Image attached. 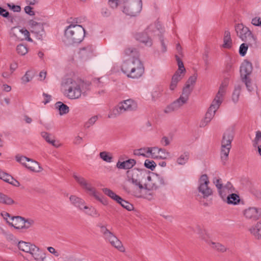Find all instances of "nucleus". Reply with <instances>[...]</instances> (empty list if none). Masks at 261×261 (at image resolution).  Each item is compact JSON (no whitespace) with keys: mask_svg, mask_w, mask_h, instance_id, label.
<instances>
[{"mask_svg":"<svg viewBox=\"0 0 261 261\" xmlns=\"http://www.w3.org/2000/svg\"><path fill=\"white\" fill-rule=\"evenodd\" d=\"M124 54L128 59L124 60L121 66V71L128 78L139 79L144 73V68L139 59V53L134 48H126Z\"/></svg>","mask_w":261,"mask_h":261,"instance_id":"obj_1","label":"nucleus"},{"mask_svg":"<svg viewBox=\"0 0 261 261\" xmlns=\"http://www.w3.org/2000/svg\"><path fill=\"white\" fill-rule=\"evenodd\" d=\"M85 34L84 29L81 25L70 24L64 31L63 41L67 45L80 43Z\"/></svg>","mask_w":261,"mask_h":261,"instance_id":"obj_2","label":"nucleus"},{"mask_svg":"<svg viewBox=\"0 0 261 261\" xmlns=\"http://www.w3.org/2000/svg\"><path fill=\"white\" fill-rule=\"evenodd\" d=\"M162 33V27L160 22H155L148 27L144 32L137 33L136 38L146 46L150 47L152 45L151 37L160 35Z\"/></svg>","mask_w":261,"mask_h":261,"instance_id":"obj_3","label":"nucleus"},{"mask_svg":"<svg viewBox=\"0 0 261 261\" xmlns=\"http://www.w3.org/2000/svg\"><path fill=\"white\" fill-rule=\"evenodd\" d=\"M81 81L68 79L63 85L64 96L70 99H75L81 97L82 93Z\"/></svg>","mask_w":261,"mask_h":261,"instance_id":"obj_4","label":"nucleus"},{"mask_svg":"<svg viewBox=\"0 0 261 261\" xmlns=\"http://www.w3.org/2000/svg\"><path fill=\"white\" fill-rule=\"evenodd\" d=\"M98 227L100 229V232L103 238L106 242H109L112 246L120 252H123L125 251V248L122 242L112 232L107 228L106 225L99 224Z\"/></svg>","mask_w":261,"mask_h":261,"instance_id":"obj_5","label":"nucleus"},{"mask_svg":"<svg viewBox=\"0 0 261 261\" xmlns=\"http://www.w3.org/2000/svg\"><path fill=\"white\" fill-rule=\"evenodd\" d=\"M121 4L123 5L122 12L130 16L137 15L142 8V0H121Z\"/></svg>","mask_w":261,"mask_h":261,"instance_id":"obj_6","label":"nucleus"},{"mask_svg":"<svg viewBox=\"0 0 261 261\" xmlns=\"http://www.w3.org/2000/svg\"><path fill=\"white\" fill-rule=\"evenodd\" d=\"M233 135V132L231 129L226 130L223 134L221 141V158L224 163L227 160L228 156Z\"/></svg>","mask_w":261,"mask_h":261,"instance_id":"obj_7","label":"nucleus"},{"mask_svg":"<svg viewBox=\"0 0 261 261\" xmlns=\"http://www.w3.org/2000/svg\"><path fill=\"white\" fill-rule=\"evenodd\" d=\"M190 95L189 90L187 88H183L180 97L168 106L164 110V112L170 113L179 109L184 105L187 102Z\"/></svg>","mask_w":261,"mask_h":261,"instance_id":"obj_8","label":"nucleus"},{"mask_svg":"<svg viewBox=\"0 0 261 261\" xmlns=\"http://www.w3.org/2000/svg\"><path fill=\"white\" fill-rule=\"evenodd\" d=\"M175 57L177 62L178 68L172 76L171 82L169 86V89L171 91H173L175 89L177 83L183 78L186 71L182 61L177 56H176Z\"/></svg>","mask_w":261,"mask_h":261,"instance_id":"obj_9","label":"nucleus"},{"mask_svg":"<svg viewBox=\"0 0 261 261\" xmlns=\"http://www.w3.org/2000/svg\"><path fill=\"white\" fill-rule=\"evenodd\" d=\"M150 176L145 170H136L133 171L132 182L138 186L140 189L145 188V182H147V177Z\"/></svg>","mask_w":261,"mask_h":261,"instance_id":"obj_10","label":"nucleus"},{"mask_svg":"<svg viewBox=\"0 0 261 261\" xmlns=\"http://www.w3.org/2000/svg\"><path fill=\"white\" fill-rule=\"evenodd\" d=\"M210 181L206 174H202L198 180V190L204 198H207L213 194V190L209 187Z\"/></svg>","mask_w":261,"mask_h":261,"instance_id":"obj_11","label":"nucleus"},{"mask_svg":"<svg viewBox=\"0 0 261 261\" xmlns=\"http://www.w3.org/2000/svg\"><path fill=\"white\" fill-rule=\"evenodd\" d=\"M235 31L237 36L243 41L254 40L255 38L249 29L242 23H238L235 25Z\"/></svg>","mask_w":261,"mask_h":261,"instance_id":"obj_12","label":"nucleus"},{"mask_svg":"<svg viewBox=\"0 0 261 261\" xmlns=\"http://www.w3.org/2000/svg\"><path fill=\"white\" fill-rule=\"evenodd\" d=\"M165 185L164 178L158 174H152L147 177V182H145V189L148 190H155L160 186Z\"/></svg>","mask_w":261,"mask_h":261,"instance_id":"obj_13","label":"nucleus"},{"mask_svg":"<svg viewBox=\"0 0 261 261\" xmlns=\"http://www.w3.org/2000/svg\"><path fill=\"white\" fill-rule=\"evenodd\" d=\"M29 25L31 33L35 35L37 39L42 40L45 34L43 24L32 20L29 21Z\"/></svg>","mask_w":261,"mask_h":261,"instance_id":"obj_14","label":"nucleus"},{"mask_svg":"<svg viewBox=\"0 0 261 261\" xmlns=\"http://www.w3.org/2000/svg\"><path fill=\"white\" fill-rule=\"evenodd\" d=\"M11 220L13 221H20V223L22 224L21 226H17L16 223H10L11 225L16 229H21V228H29L31 226H32L34 221L32 219H25L24 218L20 216H16L11 218Z\"/></svg>","mask_w":261,"mask_h":261,"instance_id":"obj_15","label":"nucleus"},{"mask_svg":"<svg viewBox=\"0 0 261 261\" xmlns=\"http://www.w3.org/2000/svg\"><path fill=\"white\" fill-rule=\"evenodd\" d=\"M243 215L247 219L256 220L261 216V211L255 207H249L244 210Z\"/></svg>","mask_w":261,"mask_h":261,"instance_id":"obj_16","label":"nucleus"},{"mask_svg":"<svg viewBox=\"0 0 261 261\" xmlns=\"http://www.w3.org/2000/svg\"><path fill=\"white\" fill-rule=\"evenodd\" d=\"M73 176L76 181L82 188L86 190L89 195H91L95 190V188L93 187L91 184L89 183L84 177L76 174H73Z\"/></svg>","mask_w":261,"mask_h":261,"instance_id":"obj_17","label":"nucleus"},{"mask_svg":"<svg viewBox=\"0 0 261 261\" xmlns=\"http://www.w3.org/2000/svg\"><path fill=\"white\" fill-rule=\"evenodd\" d=\"M93 47L92 45H88L80 48L79 51V57L83 61H87L91 58L93 56Z\"/></svg>","mask_w":261,"mask_h":261,"instance_id":"obj_18","label":"nucleus"},{"mask_svg":"<svg viewBox=\"0 0 261 261\" xmlns=\"http://www.w3.org/2000/svg\"><path fill=\"white\" fill-rule=\"evenodd\" d=\"M252 70V64L248 61H244L240 66V74L241 79L248 78Z\"/></svg>","mask_w":261,"mask_h":261,"instance_id":"obj_19","label":"nucleus"},{"mask_svg":"<svg viewBox=\"0 0 261 261\" xmlns=\"http://www.w3.org/2000/svg\"><path fill=\"white\" fill-rule=\"evenodd\" d=\"M29 254L36 261H44L46 258L45 253L35 245L33 246Z\"/></svg>","mask_w":261,"mask_h":261,"instance_id":"obj_20","label":"nucleus"},{"mask_svg":"<svg viewBox=\"0 0 261 261\" xmlns=\"http://www.w3.org/2000/svg\"><path fill=\"white\" fill-rule=\"evenodd\" d=\"M119 103L120 104L121 106H122L124 112L135 111L138 107L137 102L132 99L123 100Z\"/></svg>","mask_w":261,"mask_h":261,"instance_id":"obj_21","label":"nucleus"},{"mask_svg":"<svg viewBox=\"0 0 261 261\" xmlns=\"http://www.w3.org/2000/svg\"><path fill=\"white\" fill-rule=\"evenodd\" d=\"M250 233L256 239H261V220L249 228Z\"/></svg>","mask_w":261,"mask_h":261,"instance_id":"obj_22","label":"nucleus"},{"mask_svg":"<svg viewBox=\"0 0 261 261\" xmlns=\"http://www.w3.org/2000/svg\"><path fill=\"white\" fill-rule=\"evenodd\" d=\"M224 96V94L218 92L209 108L217 111L223 100Z\"/></svg>","mask_w":261,"mask_h":261,"instance_id":"obj_23","label":"nucleus"},{"mask_svg":"<svg viewBox=\"0 0 261 261\" xmlns=\"http://www.w3.org/2000/svg\"><path fill=\"white\" fill-rule=\"evenodd\" d=\"M41 136L48 143L51 144L54 147L58 148L61 146V144L59 143L58 141H56L51 134L46 132H42L41 133Z\"/></svg>","mask_w":261,"mask_h":261,"instance_id":"obj_24","label":"nucleus"},{"mask_svg":"<svg viewBox=\"0 0 261 261\" xmlns=\"http://www.w3.org/2000/svg\"><path fill=\"white\" fill-rule=\"evenodd\" d=\"M69 200L74 206L80 210H82V207L85 204V201L84 199L75 195H71L69 197Z\"/></svg>","mask_w":261,"mask_h":261,"instance_id":"obj_25","label":"nucleus"},{"mask_svg":"<svg viewBox=\"0 0 261 261\" xmlns=\"http://www.w3.org/2000/svg\"><path fill=\"white\" fill-rule=\"evenodd\" d=\"M122 106H121L120 103H118L113 109L111 110L108 114L109 118H115L120 116L121 114L124 113Z\"/></svg>","mask_w":261,"mask_h":261,"instance_id":"obj_26","label":"nucleus"},{"mask_svg":"<svg viewBox=\"0 0 261 261\" xmlns=\"http://www.w3.org/2000/svg\"><path fill=\"white\" fill-rule=\"evenodd\" d=\"M80 211L84 212L85 214L93 217H97L99 216V213L94 207L87 206L85 204Z\"/></svg>","mask_w":261,"mask_h":261,"instance_id":"obj_27","label":"nucleus"},{"mask_svg":"<svg viewBox=\"0 0 261 261\" xmlns=\"http://www.w3.org/2000/svg\"><path fill=\"white\" fill-rule=\"evenodd\" d=\"M136 164V161L133 159H129L127 161L117 163L116 166L118 168L123 169H129L132 168Z\"/></svg>","mask_w":261,"mask_h":261,"instance_id":"obj_28","label":"nucleus"},{"mask_svg":"<svg viewBox=\"0 0 261 261\" xmlns=\"http://www.w3.org/2000/svg\"><path fill=\"white\" fill-rule=\"evenodd\" d=\"M34 245V244L24 241H19L17 244L19 250L28 253L30 252Z\"/></svg>","mask_w":261,"mask_h":261,"instance_id":"obj_29","label":"nucleus"},{"mask_svg":"<svg viewBox=\"0 0 261 261\" xmlns=\"http://www.w3.org/2000/svg\"><path fill=\"white\" fill-rule=\"evenodd\" d=\"M0 203L11 205L15 204L17 203L9 195L0 192Z\"/></svg>","mask_w":261,"mask_h":261,"instance_id":"obj_30","label":"nucleus"},{"mask_svg":"<svg viewBox=\"0 0 261 261\" xmlns=\"http://www.w3.org/2000/svg\"><path fill=\"white\" fill-rule=\"evenodd\" d=\"M195 231L199 234V237L202 240L204 241L206 243H207V241L209 240L208 234L203 227L200 225H197L195 228Z\"/></svg>","mask_w":261,"mask_h":261,"instance_id":"obj_31","label":"nucleus"},{"mask_svg":"<svg viewBox=\"0 0 261 261\" xmlns=\"http://www.w3.org/2000/svg\"><path fill=\"white\" fill-rule=\"evenodd\" d=\"M206 244H208L211 248L218 251L224 252L226 251V248L225 246L219 243L213 242L210 239L207 241Z\"/></svg>","mask_w":261,"mask_h":261,"instance_id":"obj_32","label":"nucleus"},{"mask_svg":"<svg viewBox=\"0 0 261 261\" xmlns=\"http://www.w3.org/2000/svg\"><path fill=\"white\" fill-rule=\"evenodd\" d=\"M232 46V40L230 33L228 31H225L224 34L223 44L222 47L225 48H230Z\"/></svg>","mask_w":261,"mask_h":261,"instance_id":"obj_33","label":"nucleus"},{"mask_svg":"<svg viewBox=\"0 0 261 261\" xmlns=\"http://www.w3.org/2000/svg\"><path fill=\"white\" fill-rule=\"evenodd\" d=\"M55 107L59 111L60 115L67 114L69 111V107L61 101H58L55 103Z\"/></svg>","mask_w":261,"mask_h":261,"instance_id":"obj_34","label":"nucleus"},{"mask_svg":"<svg viewBox=\"0 0 261 261\" xmlns=\"http://www.w3.org/2000/svg\"><path fill=\"white\" fill-rule=\"evenodd\" d=\"M242 85V88L245 85L249 92L253 91L255 88V86L253 85L249 77L241 79V81L238 83Z\"/></svg>","mask_w":261,"mask_h":261,"instance_id":"obj_35","label":"nucleus"},{"mask_svg":"<svg viewBox=\"0 0 261 261\" xmlns=\"http://www.w3.org/2000/svg\"><path fill=\"white\" fill-rule=\"evenodd\" d=\"M241 89L242 85L237 83L234 86V89L232 95V100L234 103H237L239 101Z\"/></svg>","mask_w":261,"mask_h":261,"instance_id":"obj_36","label":"nucleus"},{"mask_svg":"<svg viewBox=\"0 0 261 261\" xmlns=\"http://www.w3.org/2000/svg\"><path fill=\"white\" fill-rule=\"evenodd\" d=\"M213 183L215 185L216 187L218 189V192L220 197L223 200H225V194H223L222 190L223 185L221 182V179L220 178L215 177L213 179Z\"/></svg>","mask_w":261,"mask_h":261,"instance_id":"obj_37","label":"nucleus"},{"mask_svg":"<svg viewBox=\"0 0 261 261\" xmlns=\"http://www.w3.org/2000/svg\"><path fill=\"white\" fill-rule=\"evenodd\" d=\"M240 201L239 196L234 193L228 195L226 197V202L229 204L236 205Z\"/></svg>","mask_w":261,"mask_h":261,"instance_id":"obj_38","label":"nucleus"},{"mask_svg":"<svg viewBox=\"0 0 261 261\" xmlns=\"http://www.w3.org/2000/svg\"><path fill=\"white\" fill-rule=\"evenodd\" d=\"M10 33L12 37H15L18 40H23L22 29L19 27H13Z\"/></svg>","mask_w":261,"mask_h":261,"instance_id":"obj_39","label":"nucleus"},{"mask_svg":"<svg viewBox=\"0 0 261 261\" xmlns=\"http://www.w3.org/2000/svg\"><path fill=\"white\" fill-rule=\"evenodd\" d=\"M102 192L108 196L112 198L113 200L115 201H119V200H121V197L117 195L116 193H115L113 191L108 188H103L102 189Z\"/></svg>","mask_w":261,"mask_h":261,"instance_id":"obj_40","label":"nucleus"},{"mask_svg":"<svg viewBox=\"0 0 261 261\" xmlns=\"http://www.w3.org/2000/svg\"><path fill=\"white\" fill-rule=\"evenodd\" d=\"M149 147L141 148L134 150V153L136 155H142L144 157L149 158Z\"/></svg>","mask_w":261,"mask_h":261,"instance_id":"obj_41","label":"nucleus"},{"mask_svg":"<svg viewBox=\"0 0 261 261\" xmlns=\"http://www.w3.org/2000/svg\"><path fill=\"white\" fill-rule=\"evenodd\" d=\"M229 77L230 76L227 75V76L224 77V79H223V81L221 83V84L219 87L218 92L225 95L226 93V88L229 84Z\"/></svg>","mask_w":261,"mask_h":261,"instance_id":"obj_42","label":"nucleus"},{"mask_svg":"<svg viewBox=\"0 0 261 261\" xmlns=\"http://www.w3.org/2000/svg\"><path fill=\"white\" fill-rule=\"evenodd\" d=\"M99 157L103 161L107 163H111L113 161V156L111 152L106 151L99 153Z\"/></svg>","mask_w":261,"mask_h":261,"instance_id":"obj_43","label":"nucleus"},{"mask_svg":"<svg viewBox=\"0 0 261 261\" xmlns=\"http://www.w3.org/2000/svg\"><path fill=\"white\" fill-rule=\"evenodd\" d=\"M17 53L20 56H24L28 52V48L27 45L20 43L16 46Z\"/></svg>","mask_w":261,"mask_h":261,"instance_id":"obj_44","label":"nucleus"},{"mask_svg":"<svg viewBox=\"0 0 261 261\" xmlns=\"http://www.w3.org/2000/svg\"><path fill=\"white\" fill-rule=\"evenodd\" d=\"M93 196L96 199L100 202L102 204L107 205L109 203L108 200L103 197H100L99 193L95 189L94 192L90 195Z\"/></svg>","mask_w":261,"mask_h":261,"instance_id":"obj_45","label":"nucleus"},{"mask_svg":"<svg viewBox=\"0 0 261 261\" xmlns=\"http://www.w3.org/2000/svg\"><path fill=\"white\" fill-rule=\"evenodd\" d=\"M29 161H28V163H27L25 165V167L29 170L32 171H37L36 168L37 167H39V164L38 162L33 160L32 159H30Z\"/></svg>","mask_w":261,"mask_h":261,"instance_id":"obj_46","label":"nucleus"},{"mask_svg":"<svg viewBox=\"0 0 261 261\" xmlns=\"http://www.w3.org/2000/svg\"><path fill=\"white\" fill-rule=\"evenodd\" d=\"M116 202L120 204L123 208H125L127 211H130L133 210V205L130 203L129 202L124 200L121 197V200L116 201Z\"/></svg>","mask_w":261,"mask_h":261,"instance_id":"obj_47","label":"nucleus"},{"mask_svg":"<svg viewBox=\"0 0 261 261\" xmlns=\"http://www.w3.org/2000/svg\"><path fill=\"white\" fill-rule=\"evenodd\" d=\"M189 154L187 152L181 154L176 160V162L178 165H184L188 161Z\"/></svg>","mask_w":261,"mask_h":261,"instance_id":"obj_48","label":"nucleus"},{"mask_svg":"<svg viewBox=\"0 0 261 261\" xmlns=\"http://www.w3.org/2000/svg\"><path fill=\"white\" fill-rule=\"evenodd\" d=\"M197 79V76L196 75H193L190 76L188 80L187 81L185 87H184L183 88H187L188 90L189 91V94H191V92L192 91V89L190 88L191 85L194 84L196 81Z\"/></svg>","mask_w":261,"mask_h":261,"instance_id":"obj_49","label":"nucleus"},{"mask_svg":"<svg viewBox=\"0 0 261 261\" xmlns=\"http://www.w3.org/2000/svg\"><path fill=\"white\" fill-rule=\"evenodd\" d=\"M148 150V151H150L149 157H151L153 159H158V156L160 151V148L158 147H149V149Z\"/></svg>","mask_w":261,"mask_h":261,"instance_id":"obj_50","label":"nucleus"},{"mask_svg":"<svg viewBox=\"0 0 261 261\" xmlns=\"http://www.w3.org/2000/svg\"><path fill=\"white\" fill-rule=\"evenodd\" d=\"M164 33V30L162 29V33L160 34V35H156L159 37V40L161 44V52L164 53L167 51V45L164 41V38L163 37V33Z\"/></svg>","mask_w":261,"mask_h":261,"instance_id":"obj_51","label":"nucleus"},{"mask_svg":"<svg viewBox=\"0 0 261 261\" xmlns=\"http://www.w3.org/2000/svg\"><path fill=\"white\" fill-rule=\"evenodd\" d=\"M163 91V89L159 87H156L153 91L152 92L151 96H152V99L153 100H155L157 98L160 97L161 95V93Z\"/></svg>","mask_w":261,"mask_h":261,"instance_id":"obj_52","label":"nucleus"},{"mask_svg":"<svg viewBox=\"0 0 261 261\" xmlns=\"http://www.w3.org/2000/svg\"><path fill=\"white\" fill-rule=\"evenodd\" d=\"M15 159L17 162L21 164L22 165L25 166L27 162L30 161V158H28L25 156L16 155L15 156Z\"/></svg>","mask_w":261,"mask_h":261,"instance_id":"obj_53","label":"nucleus"},{"mask_svg":"<svg viewBox=\"0 0 261 261\" xmlns=\"http://www.w3.org/2000/svg\"><path fill=\"white\" fill-rule=\"evenodd\" d=\"M97 119L98 117L97 116H94L91 117L87 122H85L84 127L86 128H89L96 122Z\"/></svg>","mask_w":261,"mask_h":261,"instance_id":"obj_54","label":"nucleus"},{"mask_svg":"<svg viewBox=\"0 0 261 261\" xmlns=\"http://www.w3.org/2000/svg\"><path fill=\"white\" fill-rule=\"evenodd\" d=\"M233 71V67L232 62L227 63L226 65L224 72L227 76H231Z\"/></svg>","mask_w":261,"mask_h":261,"instance_id":"obj_55","label":"nucleus"},{"mask_svg":"<svg viewBox=\"0 0 261 261\" xmlns=\"http://www.w3.org/2000/svg\"><path fill=\"white\" fill-rule=\"evenodd\" d=\"M3 233L6 239L14 243H17V240L16 238L11 233L3 230Z\"/></svg>","mask_w":261,"mask_h":261,"instance_id":"obj_56","label":"nucleus"},{"mask_svg":"<svg viewBox=\"0 0 261 261\" xmlns=\"http://www.w3.org/2000/svg\"><path fill=\"white\" fill-rule=\"evenodd\" d=\"M170 156V153L167 151L165 149L160 148V153H159L157 159H166Z\"/></svg>","mask_w":261,"mask_h":261,"instance_id":"obj_57","label":"nucleus"},{"mask_svg":"<svg viewBox=\"0 0 261 261\" xmlns=\"http://www.w3.org/2000/svg\"><path fill=\"white\" fill-rule=\"evenodd\" d=\"M144 166L147 168L153 171L156 166V164L153 161L146 160L144 163Z\"/></svg>","mask_w":261,"mask_h":261,"instance_id":"obj_58","label":"nucleus"},{"mask_svg":"<svg viewBox=\"0 0 261 261\" xmlns=\"http://www.w3.org/2000/svg\"><path fill=\"white\" fill-rule=\"evenodd\" d=\"M248 46L247 44L246 43H242L240 46V48H239V54L240 55L242 56V57H244L246 54V52H247V50L248 49Z\"/></svg>","mask_w":261,"mask_h":261,"instance_id":"obj_59","label":"nucleus"},{"mask_svg":"<svg viewBox=\"0 0 261 261\" xmlns=\"http://www.w3.org/2000/svg\"><path fill=\"white\" fill-rule=\"evenodd\" d=\"M232 188V185L229 182H228L225 186L222 185V192L223 194H225L226 192L229 193V192H232L231 189Z\"/></svg>","mask_w":261,"mask_h":261,"instance_id":"obj_60","label":"nucleus"},{"mask_svg":"<svg viewBox=\"0 0 261 261\" xmlns=\"http://www.w3.org/2000/svg\"><path fill=\"white\" fill-rule=\"evenodd\" d=\"M22 33L23 40H27L30 42L33 41L32 39L30 37V33L27 30L22 29Z\"/></svg>","mask_w":261,"mask_h":261,"instance_id":"obj_61","label":"nucleus"},{"mask_svg":"<svg viewBox=\"0 0 261 261\" xmlns=\"http://www.w3.org/2000/svg\"><path fill=\"white\" fill-rule=\"evenodd\" d=\"M251 23L254 26L261 27V18L255 17L252 19Z\"/></svg>","mask_w":261,"mask_h":261,"instance_id":"obj_62","label":"nucleus"},{"mask_svg":"<svg viewBox=\"0 0 261 261\" xmlns=\"http://www.w3.org/2000/svg\"><path fill=\"white\" fill-rule=\"evenodd\" d=\"M216 112V111L209 108L205 114V117L211 120L215 116Z\"/></svg>","mask_w":261,"mask_h":261,"instance_id":"obj_63","label":"nucleus"},{"mask_svg":"<svg viewBox=\"0 0 261 261\" xmlns=\"http://www.w3.org/2000/svg\"><path fill=\"white\" fill-rule=\"evenodd\" d=\"M8 7L14 12H19L21 11V7L18 5H14L13 4H7Z\"/></svg>","mask_w":261,"mask_h":261,"instance_id":"obj_64","label":"nucleus"}]
</instances>
